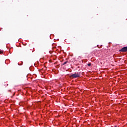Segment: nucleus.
<instances>
[{"mask_svg": "<svg viewBox=\"0 0 127 127\" xmlns=\"http://www.w3.org/2000/svg\"><path fill=\"white\" fill-rule=\"evenodd\" d=\"M81 75V72H75V73L74 74H72L70 75V77L71 78H79V77H80Z\"/></svg>", "mask_w": 127, "mask_h": 127, "instance_id": "f257e3e1", "label": "nucleus"}, {"mask_svg": "<svg viewBox=\"0 0 127 127\" xmlns=\"http://www.w3.org/2000/svg\"><path fill=\"white\" fill-rule=\"evenodd\" d=\"M67 63H68V61H66L64 63V64H63V65H66V64Z\"/></svg>", "mask_w": 127, "mask_h": 127, "instance_id": "7ed1b4c3", "label": "nucleus"}, {"mask_svg": "<svg viewBox=\"0 0 127 127\" xmlns=\"http://www.w3.org/2000/svg\"><path fill=\"white\" fill-rule=\"evenodd\" d=\"M2 54V51L1 50H0V54Z\"/></svg>", "mask_w": 127, "mask_h": 127, "instance_id": "20e7f679", "label": "nucleus"}, {"mask_svg": "<svg viewBox=\"0 0 127 127\" xmlns=\"http://www.w3.org/2000/svg\"><path fill=\"white\" fill-rule=\"evenodd\" d=\"M119 51L120 52H127V47H123Z\"/></svg>", "mask_w": 127, "mask_h": 127, "instance_id": "f03ea898", "label": "nucleus"}, {"mask_svg": "<svg viewBox=\"0 0 127 127\" xmlns=\"http://www.w3.org/2000/svg\"><path fill=\"white\" fill-rule=\"evenodd\" d=\"M97 47H99V45H97Z\"/></svg>", "mask_w": 127, "mask_h": 127, "instance_id": "0eeeda50", "label": "nucleus"}, {"mask_svg": "<svg viewBox=\"0 0 127 127\" xmlns=\"http://www.w3.org/2000/svg\"><path fill=\"white\" fill-rule=\"evenodd\" d=\"M91 64H88V66H89V67H90V66H91Z\"/></svg>", "mask_w": 127, "mask_h": 127, "instance_id": "39448f33", "label": "nucleus"}, {"mask_svg": "<svg viewBox=\"0 0 127 127\" xmlns=\"http://www.w3.org/2000/svg\"><path fill=\"white\" fill-rule=\"evenodd\" d=\"M14 95H15V93H14L13 94V96H14Z\"/></svg>", "mask_w": 127, "mask_h": 127, "instance_id": "423d86ee", "label": "nucleus"}]
</instances>
